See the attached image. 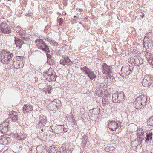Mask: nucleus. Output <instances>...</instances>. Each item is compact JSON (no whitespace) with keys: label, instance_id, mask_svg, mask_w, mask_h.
Here are the masks:
<instances>
[{"label":"nucleus","instance_id":"23","mask_svg":"<svg viewBox=\"0 0 153 153\" xmlns=\"http://www.w3.org/2000/svg\"><path fill=\"white\" fill-rule=\"evenodd\" d=\"M88 137L85 135L83 136L82 138V145L84 147L88 141Z\"/></svg>","mask_w":153,"mask_h":153},{"label":"nucleus","instance_id":"45","mask_svg":"<svg viewBox=\"0 0 153 153\" xmlns=\"http://www.w3.org/2000/svg\"><path fill=\"white\" fill-rule=\"evenodd\" d=\"M137 138H138L139 137H140L141 136V135L140 134L137 133Z\"/></svg>","mask_w":153,"mask_h":153},{"label":"nucleus","instance_id":"19","mask_svg":"<svg viewBox=\"0 0 153 153\" xmlns=\"http://www.w3.org/2000/svg\"><path fill=\"white\" fill-rule=\"evenodd\" d=\"M117 96L118 97V99L119 100V102L124 100L125 95L124 93L123 92H121L119 94L117 93Z\"/></svg>","mask_w":153,"mask_h":153},{"label":"nucleus","instance_id":"54","mask_svg":"<svg viewBox=\"0 0 153 153\" xmlns=\"http://www.w3.org/2000/svg\"><path fill=\"white\" fill-rule=\"evenodd\" d=\"M76 17V16H74V17Z\"/></svg>","mask_w":153,"mask_h":153},{"label":"nucleus","instance_id":"50","mask_svg":"<svg viewBox=\"0 0 153 153\" xmlns=\"http://www.w3.org/2000/svg\"><path fill=\"white\" fill-rule=\"evenodd\" d=\"M60 19L61 21H62L63 20V19L62 18H61Z\"/></svg>","mask_w":153,"mask_h":153},{"label":"nucleus","instance_id":"56","mask_svg":"<svg viewBox=\"0 0 153 153\" xmlns=\"http://www.w3.org/2000/svg\"><path fill=\"white\" fill-rule=\"evenodd\" d=\"M152 86L153 87V85H152Z\"/></svg>","mask_w":153,"mask_h":153},{"label":"nucleus","instance_id":"1","mask_svg":"<svg viewBox=\"0 0 153 153\" xmlns=\"http://www.w3.org/2000/svg\"><path fill=\"white\" fill-rule=\"evenodd\" d=\"M147 102V96L141 95L137 97L134 102L133 106L137 109H142L146 105Z\"/></svg>","mask_w":153,"mask_h":153},{"label":"nucleus","instance_id":"25","mask_svg":"<svg viewBox=\"0 0 153 153\" xmlns=\"http://www.w3.org/2000/svg\"><path fill=\"white\" fill-rule=\"evenodd\" d=\"M61 101L58 99H55L54 101L53 102L54 105H55V106L57 108H59L60 106V105L59 104L61 103Z\"/></svg>","mask_w":153,"mask_h":153},{"label":"nucleus","instance_id":"14","mask_svg":"<svg viewBox=\"0 0 153 153\" xmlns=\"http://www.w3.org/2000/svg\"><path fill=\"white\" fill-rule=\"evenodd\" d=\"M121 71H123L124 73H125L126 76L129 75L132 73V71L128 67H125L123 66L121 68Z\"/></svg>","mask_w":153,"mask_h":153},{"label":"nucleus","instance_id":"34","mask_svg":"<svg viewBox=\"0 0 153 153\" xmlns=\"http://www.w3.org/2000/svg\"><path fill=\"white\" fill-rule=\"evenodd\" d=\"M147 122L149 125L151 126L153 125V115L150 117Z\"/></svg>","mask_w":153,"mask_h":153},{"label":"nucleus","instance_id":"51","mask_svg":"<svg viewBox=\"0 0 153 153\" xmlns=\"http://www.w3.org/2000/svg\"><path fill=\"white\" fill-rule=\"evenodd\" d=\"M102 102H103V105L105 104H106V103H104V102H103V101H102Z\"/></svg>","mask_w":153,"mask_h":153},{"label":"nucleus","instance_id":"38","mask_svg":"<svg viewBox=\"0 0 153 153\" xmlns=\"http://www.w3.org/2000/svg\"><path fill=\"white\" fill-rule=\"evenodd\" d=\"M60 63L63 65H66L65 63L64 59H61L60 61Z\"/></svg>","mask_w":153,"mask_h":153},{"label":"nucleus","instance_id":"36","mask_svg":"<svg viewBox=\"0 0 153 153\" xmlns=\"http://www.w3.org/2000/svg\"><path fill=\"white\" fill-rule=\"evenodd\" d=\"M15 31H16L17 33H20L21 31V28L20 27H16L15 30Z\"/></svg>","mask_w":153,"mask_h":153},{"label":"nucleus","instance_id":"17","mask_svg":"<svg viewBox=\"0 0 153 153\" xmlns=\"http://www.w3.org/2000/svg\"><path fill=\"white\" fill-rule=\"evenodd\" d=\"M88 74H86L89 78L90 79L92 80L96 78V76L93 71L90 70V69L87 72Z\"/></svg>","mask_w":153,"mask_h":153},{"label":"nucleus","instance_id":"39","mask_svg":"<svg viewBox=\"0 0 153 153\" xmlns=\"http://www.w3.org/2000/svg\"><path fill=\"white\" fill-rule=\"evenodd\" d=\"M47 60L48 59H50L53 58L52 56L50 54L47 53L46 54Z\"/></svg>","mask_w":153,"mask_h":153},{"label":"nucleus","instance_id":"21","mask_svg":"<svg viewBox=\"0 0 153 153\" xmlns=\"http://www.w3.org/2000/svg\"><path fill=\"white\" fill-rule=\"evenodd\" d=\"M139 57H137V56H134L133 59V58H130V60H132V62H134V63L136 65H140V62H139Z\"/></svg>","mask_w":153,"mask_h":153},{"label":"nucleus","instance_id":"46","mask_svg":"<svg viewBox=\"0 0 153 153\" xmlns=\"http://www.w3.org/2000/svg\"><path fill=\"white\" fill-rule=\"evenodd\" d=\"M54 153H61V152L59 150L58 151L57 150V151H56Z\"/></svg>","mask_w":153,"mask_h":153},{"label":"nucleus","instance_id":"26","mask_svg":"<svg viewBox=\"0 0 153 153\" xmlns=\"http://www.w3.org/2000/svg\"><path fill=\"white\" fill-rule=\"evenodd\" d=\"M147 76L145 77V78L143 79V82H142V85L144 87L149 86V83H148V79H147Z\"/></svg>","mask_w":153,"mask_h":153},{"label":"nucleus","instance_id":"28","mask_svg":"<svg viewBox=\"0 0 153 153\" xmlns=\"http://www.w3.org/2000/svg\"><path fill=\"white\" fill-rule=\"evenodd\" d=\"M52 90V88L50 85L48 86L47 89L45 90V92L46 94L47 92L48 94H51V91Z\"/></svg>","mask_w":153,"mask_h":153},{"label":"nucleus","instance_id":"27","mask_svg":"<svg viewBox=\"0 0 153 153\" xmlns=\"http://www.w3.org/2000/svg\"><path fill=\"white\" fill-rule=\"evenodd\" d=\"M8 130V127L0 128V131L4 134L7 133Z\"/></svg>","mask_w":153,"mask_h":153},{"label":"nucleus","instance_id":"44","mask_svg":"<svg viewBox=\"0 0 153 153\" xmlns=\"http://www.w3.org/2000/svg\"><path fill=\"white\" fill-rule=\"evenodd\" d=\"M21 38V39H22V40H27V39H28V38H27L25 37H23V36H22Z\"/></svg>","mask_w":153,"mask_h":153},{"label":"nucleus","instance_id":"16","mask_svg":"<svg viewBox=\"0 0 153 153\" xmlns=\"http://www.w3.org/2000/svg\"><path fill=\"white\" fill-rule=\"evenodd\" d=\"M18 114L17 112L13 111L10 114V117L12 120L13 122H16L18 120Z\"/></svg>","mask_w":153,"mask_h":153},{"label":"nucleus","instance_id":"13","mask_svg":"<svg viewBox=\"0 0 153 153\" xmlns=\"http://www.w3.org/2000/svg\"><path fill=\"white\" fill-rule=\"evenodd\" d=\"M15 38L14 41L16 46L19 47V48H20L22 44L25 43L24 41L19 38L15 37Z\"/></svg>","mask_w":153,"mask_h":153},{"label":"nucleus","instance_id":"53","mask_svg":"<svg viewBox=\"0 0 153 153\" xmlns=\"http://www.w3.org/2000/svg\"><path fill=\"white\" fill-rule=\"evenodd\" d=\"M41 131H43V129H41Z\"/></svg>","mask_w":153,"mask_h":153},{"label":"nucleus","instance_id":"40","mask_svg":"<svg viewBox=\"0 0 153 153\" xmlns=\"http://www.w3.org/2000/svg\"><path fill=\"white\" fill-rule=\"evenodd\" d=\"M143 137V136H142V135H141L140 137H138V138H139V140H140V141L141 143L144 140V138Z\"/></svg>","mask_w":153,"mask_h":153},{"label":"nucleus","instance_id":"12","mask_svg":"<svg viewBox=\"0 0 153 153\" xmlns=\"http://www.w3.org/2000/svg\"><path fill=\"white\" fill-rule=\"evenodd\" d=\"M108 126L111 131L115 130L118 127V124L115 121H110L108 123Z\"/></svg>","mask_w":153,"mask_h":153},{"label":"nucleus","instance_id":"37","mask_svg":"<svg viewBox=\"0 0 153 153\" xmlns=\"http://www.w3.org/2000/svg\"><path fill=\"white\" fill-rule=\"evenodd\" d=\"M62 150L63 152H67V151H69L68 152V153H69L70 151L69 150V149H66V147H62Z\"/></svg>","mask_w":153,"mask_h":153},{"label":"nucleus","instance_id":"29","mask_svg":"<svg viewBox=\"0 0 153 153\" xmlns=\"http://www.w3.org/2000/svg\"><path fill=\"white\" fill-rule=\"evenodd\" d=\"M147 79H148V83H149V86L151 85L152 83L153 77H150L148 75L147 76Z\"/></svg>","mask_w":153,"mask_h":153},{"label":"nucleus","instance_id":"18","mask_svg":"<svg viewBox=\"0 0 153 153\" xmlns=\"http://www.w3.org/2000/svg\"><path fill=\"white\" fill-rule=\"evenodd\" d=\"M48 149L49 152L51 153H54L56 151H57V150L58 151L59 150L58 147L55 146H49V148H48Z\"/></svg>","mask_w":153,"mask_h":153},{"label":"nucleus","instance_id":"5","mask_svg":"<svg viewBox=\"0 0 153 153\" xmlns=\"http://www.w3.org/2000/svg\"><path fill=\"white\" fill-rule=\"evenodd\" d=\"M47 122L46 117L45 116L42 115H40L36 123V126L38 127H42L46 124Z\"/></svg>","mask_w":153,"mask_h":153},{"label":"nucleus","instance_id":"48","mask_svg":"<svg viewBox=\"0 0 153 153\" xmlns=\"http://www.w3.org/2000/svg\"><path fill=\"white\" fill-rule=\"evenodd\" d=\"M144 134V133L143 132H141V133L140 134H141V135H142V136H143V134Z\"/></svg>","mask_w":153,"mask_h":153},{"label":"nucleus","instance_id":"3","mask_svg":"<svg viewBox=\"0 0 153 153\" xmlns=\"http://www.w3.org/2000/svg\"><path fill=\"white\" fill-rule=\"evenodd\" d=\"M54 74V72L53 71L52 69H51L46 72L43 76L45 79L49 82L55 81L56 76Z\"/></svg>","mask_w":153,"mask_h":153},{"label":"nucleus","instance_id":"42","mask_svg":"<svg viewBox=\"0 0 153 153\" xmlns=\"http://www.w3.org/2000/svg\"><path fill=\"white\" fill-rule=\"evenodd\" d=\"M139 62H140V65L143 62L142 59L140 57H139Z\"/></svg>","mask_w":153,"mask_h":153},{"label":"nucleus","instance_id":"15","mask_svg":"<svg viewBox=\"0 0 153 153\" xmlns=\"http://www.w3.org/2000/svg\"><path fill=\"white\" fill-rule=\"evenodd\" d=\"M23 109L24 113L28 112L33 110V107L31 105L28 104L24 105Z\"/></svg>","mask_w":153,"mask_h":153},{"label":"nucleus","instance_id":"20","mask_svg":"<svg viewBox=\"0 0 153 153\" xmlns=\"http://www.w3.org/2000/svg\"><path fill=\"white\" fill-rule=\"evenodd\" d=\"M62 57L66 65H69L70 64V62H71V60L70 59L69 57L66 55L62 56Z\"/></svg>","mask_w":153,"mask_h":153},{"label":"nucleus","instance_id":"6","mask_svg":"<svg viewBox=\"0 0 153 153\" xmlns=\"http://www.w3.org/2000/svg\"><path fill=\"white\" fill-rule=\"evenodd\" d=\"M0 32L4 34H9L11 32L10 27L5 23L1 24L0 26Z\"/></svg>","mask_w":153,"mask_h":153},{"label":"nucleus","instance_id":"24","mask_svg":"<svg viewBox=\"0 0 153 153\" xmlns=\"http://www.w3.org/2000/svg\"><path fill=\"white\" fill-rule=\"evenodd\" d=\"M112 100L113 102L114 103L119 102V100L118 98V97L117 96V94H113L112 96Z\"/></svg>","mask_w":153,"mask_h":153},{"label":"nucleus","instance_id":"11","mask_svg":"<svg viewBox=\"0 0 153 153\" xmlns=\"http://www.w3.org/2000/svg\"><path fill=\"white\" fill-rule=\"evenodd\" d=\"M11 141V139L10 137H3L0 140V143L1 144L6 145L10 143Z\"/></svg>","mask_w":153,"mask_h":153},{"label":"nucleus","instance_id":"22","mask_svg":"<svg viewBox=\"0 0 153 153\" xmlns=\"http://www.w3.org/2000/svg\"><path fill=\"white\" fill-rule=\"evenodd\" d=\"M146 141H149L151 140L153 137V134L151 132H149L146 133Z\"/></svg>","mask_w":153,"mask_h":153},{"label":"nucleus","instance_id":"2","mask_svg":"<svg viewBox=\"0 0 153 153\" xmlns=\"http://www.w3.org/2000/svg\"><path fill=\"white\" fill-rule=\"evenodd\" d=\"M13 56L12 53L8 51L2 50L0 52V59L3 64H10V62L12 61Z\"/></svg>","mask_w":153,"mask_h":153},{"label":"nucleus","instance_id":"49","mask_svg":"<svg viewBox=\"0 0 153 153\" xmlns=\"http://www.w3.org/2000/svg\"><path fill=\"white\" fill-rule=\"evenodd\" d=\"M54 45L57 46L58 45V44L57 42H55Z\"/></svg>","mask_w":153,"mask_h":153},{"label":"nucleus","instance_id":"7","mask_svg":"<svg viewBox=\"0 0 153 153\" xmlns=\"http://www.w3.org/2000/svg\"><path fill=\"white\" fill-rule=\"evenodd\" d=\"M44 150V148L40 146H32L30 148V153H43V150Z\"/></svg>","mask_w":153,"mask_h":153},{"label":"nucleus","instance_id":"33","mask_svg":"<svg viewBox=\"0 0 153 153\" xmlns=\"http://www.w3.org/2000/svg\"><path fill=\"white\" fill-rule=\"evenodd\" d=\"M8 123L7 122H4L0 124V128L8 127Z\"/></svg>","mask_w":153,"mask_h":153},{"label":"nucleus","instance_id":"55","mask_svg":"<svg viewBox=\"0 0 153 153\" xmlns=\"http://www.w3.org/2000/svg\"><path fill=\"white\" fill-rule=\"evenodd\" d=\"M8 1H10V0H8Z\"/></svg>","mask_w":153,"mask_h":153},{"label":"nucleus","instance_id":"31","mask_svg":"<svg viewBox=\"0 0 153 153\" xmlns=\"http://www.w3.org/2000/svg\"><path fill=\"white\" fill-rule=\"evenodd\" d=\"M145 56L147 59H148L149 60L150 59L151 60L153 59L152 57L151 54L150 53L146 52Z\"/></svg>","mask_w":153,"mask_h":153},{"label":"nucleus","instance_id":"35","mask_svg":"<svg viewBox=\"0 0 153 153\" xmlns=\"http://www.w3.org/2000/svg\"><path fill=\"white\" fill-rule=\"evenodd\" d=\"M110 96V94H105L103 96V99L105 100H109Z\"/></svg>","mask_w":153,"mask_h":153},{"label":"nucleus","instance_id":"10","mask_svg":"<svg viewBox=\"0 0 153 153\" xmlns=\"http://www.w3.org/2000/svg\"><path fill=\"white\" fill-rule=\"evenodd\" d=\"M13 136H14V137H15L20 141H22L25 140L27 137V135L24 133H20L19 134L13 133Z\"/></svg>","mask_w":153,"mask_h":153},{"label":"nucleus","instance_id":"32","mask_svg":"<svg viewBox=\"0 0 153 153\" xmlns=\"http://www.w3.org/2000/svg\"><path fill=\"white\" fill-rule=\"evenodd\" d=\"M47 62L49 65H54L55 64V61L52 58L50 59H48Z\"/></svg>","mask_w":153,"mask_h":153},{"label":"nucleus","instance_id":"9","mask_svg":"<svg viewBox=\"0 0 153 153\" xmlns=\"http://www.w3.org/2000/svg\"><path fill=\"white\" fill-rule=\"evenodd\" d=\"M12 61V65L15 68L18 69L22 67L23 65L22 62H21L19 60L14 59Z\"/></svg>","mask_w":153,"mask_h":153},{"label":"nucleus","instance_id":"52","mask_svg":"<svg viewBox=\"0 0 153 153\" xmlns=\"http://www.w3.org/2000/svg\"><path fill=\"white\" fill-rule=\"evenodd\" d=\"M6 153H13L12 152H7Z\"/></svg>","mask_w":153,"mask_h":153},{"label":"nucleus","instance_id":"8","mask_svg":"<svg viewBox=\"0 0 153 153\" xmlns=\"http://www.w3.org/2000/svg\"><path fill=\"white\" fill-rule=\"evenodd\" d=\"M111 67L108 66L106 63L103 64L102 66V69L103 74L108 76L110 74L111 72Z\"/></svg>","mask_w":153,"mask_h":153},{"label":"nucleus","instance_id":"47","mask_svg":"<svg viewBox=\"0 0 153 153\" xmlns=\"http://www.w3.org/2000/svg\"><path fill=\"white\" fill-rule=\"evenodd\" d=\"M144 16V13H142V14L140 15L141 16H142V17H143Z\"/></svg>","mask_w":153,"mask_h":153},{"label":"nucleus","instance_id":"30","mask_svg":"<svg viewBox=\"0 0 153 153\" xmlns=\"http://www.w3.org/2000/svg\"><path fill=\"white\" fill-rule=\"evenodd\" d=\"M80 69L83 72H85V74H88L87 72L90 69L89 68H88L86 66H85L83 68H81Z\"/></svg>","mask_w":153,"mask_h":153},{"label":"nucleus","instance_id":"43","mask_svg":"<svg viewBox=\"0 0 153 153\" xmlns=\"http://www.w3.org/2000/svg\"><path fill=\"white\" fill-rule=\"evenodd\" d=\"M110 147V146H108L105 148V149L106 151L109 152L110 151V150L109 149Z\"/></svg>","mask_w":153,"mask_h":153},{"label":"nucleus","instance_id":"4","mask_svg":"<svg viewBox=\"0 0 153 153\" xmlns=\"http://www.w3.org/2000/svg\"><path fill=\"white\" fill-rule=\"evenodd\" d=\"M36 44L38 47V49L43 50L45 52H50L48 47L45 42L42 39H37L35 41Z\"/></svg>","mask_w":153,"mask_h":153},{"label":"nucleus","instance_id":"41","mask_svg":"<svg viewBox=\"0 0 153 153\" xmlns=\"http://www.w3.org/2000/svg\"><path fill=\"white\" fill-rule=\"evenodd\" d=\"M54 99H53V97H51L49 99V100L51 102H53V101H54Z\"/></svg>","mask_w":153,"mask_h":153}]
</instances>
